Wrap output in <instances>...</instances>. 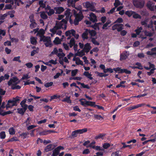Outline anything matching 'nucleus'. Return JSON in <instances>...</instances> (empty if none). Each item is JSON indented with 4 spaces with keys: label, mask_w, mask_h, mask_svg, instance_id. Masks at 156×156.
Segmentation results:
<instances>
[{
    "label": "nucleus",
    "mask_w": 156,
    "mask_h": 156,
    "mask_svg": "<svg viewBox=\"0 0 156 156\" xmlns=\"http://www.w3.org/2000/svg\"><path fill=\"white\" fill-rule=\"evenodd\" d=\"M78 71V70L77 69H75L72 70L71 71V76H75L77 73Z\"/></svg>",
    "instance_id": "obj_51"
},
{
    "label": "nucleus",
    "mask_w": 156,
    "mask_h": 156,
    "mask_svg": "<svg viewBox=\"0 0 156 156\" xmlns=\"http://www.w3.org/2000/svg\"><path fill=\"white\" fill-rule=\"evenodd\" d=\"M88 29H86L84 32L82 34V37L84 39H87L88 35Z\"/></svg>",
    "instance_id": "obj_32"
},
{
    "label": "nucleus",
    "mask_w": 156,
    "mask_h": 156,
    "mask_svg": "<svg viewBox=\"0 0 156 156\" xmlns=\"http://www.w3.org/2000/svg\"><path fill=\"white\" fill-rule=\"evenodd\" d=\"M63 73V71L61 70V73H58L54 76L53 77L54 79H56L58 78Z\"/></svg>",
    "instance_id": "obj_42"
},
{
    "label": "nucleus",
    "mask_w": 156,
    "mask_h": 156,
    "mask_svg": "<svg viewBox=\"0 0 156 156\" xmlns=\"http://www.w3.org/2000/svg\"><path fill=\"white\" fill-rule=\"evenodd\" d=\"M84 50L83 49L80 51H78L75 55V56H78L80 57H82L85 55Z\"/></svg>",
    "instance_id": "obj_25"
},
{
    "label": "nucleus",
    "mask_w": 156,
    "mask_h": 156,
    "mask_svg": "<svg viewBox=\"0 0 156 156\" xmlns=\"http://www.w3.org/2000/svg\"><path fill=\"white\" fill-rule=\"evenodd\" d=\"M54 9L56 11V13L57 14H60L64 10V9L61 7H55Z\"/></svg>",
    "instance_id": "obj_21"
},
{
    "label": "nucleus",
    "mask_w": 156,
    "mask_h": 156,
    "mask_svg": "<svg viewBox=\"0 0 156 156\" xmlns=\"http://www.w3.org/2000/svg\"><path fill=\"white\" fill-rule=\"evenodd\" d=\"M121 4V2L119 0H115V2L114 4L115 8L117 7L119 5H120Z\"/></svg>",
    "instance_id": "obj_50"
},
{
    "label": "nucleus",
    "mask_w": 156,
    "mask_h": 156,
    "mask_svg": "<svg viewBox=\"0 0 156 156\" xmlns=\"http://www.w3.org/2000/svg\"><path fill=\"white\" fill-rule=\"evenodd\" d=\"M51 54H56L59 58H61L65 56L64 53H58V50L57 48H55L53 51L51 52Z\"/></svg>",
    "instance_id": "obj_15"
},
{
    "label": "nucleus",
    "mask_w": 156,
    "mask_h": 156,
    "mask_svg": "<svg viewBox=\"0 0 156 156\" xmlns=\"http://www.w3.org/2000/svg\"><path fill=\"white\" fill-rule=\"evenodd\" d=\"M45 10L46 12L49 16L52 15L55 12L54 10L51 9L50 7L48 6H47V8L45 9Z\"/></svg>",
    "instance_id": "obj_19"
},
{
    "label": "nucleus",
    "mask_w": 156,
    "mask_h": 156,
    "mask_svg": "<svg viewBox=\"0 0 156 156\" xmlns=\"http://www.w3.org/2000/svg\"><path fill=\"white\" fill-rule=\"evenodd\" d=\"M156 19V16H153L150 20H146L141 22L142 25L148 28H153V20Z\"/></svg>",
    "instance_id": "obj_5"
},
{
    "label": "nucleus",
    "mask_w": 156,
    "mask_h": 156,
    "mask_svg": "<svg viewBox=\"0 0 156 156\" xmlns=\"http://www.w3.org/2000/svg\"><path fill=\"white\" fill-rule=\"evenodd\" d=\"M31 119L30 118H28L26 121L25 122L26 124V126H29L30 124H31Z\"/></svg>",
    "instance_id": "obj_60"
},
{
    "label": "nucleus",
    "mask_w": 156,
    "mask_h": 156,
    "mask_svg": "<svg viewBox=\"0 0 156 156\" xmlns=\"http://www.w3.org/2000/svg\"><path fill=\"white\" fill-rule=\"evenodd\" d=\"M83 5L86 8L88 9L91 11H95L94 5L92 2H87L83 3Z\"/></svg>",
    "instance_id": "obj_8"
},
{
    "label": "nucleus",
    "mask_w": 156,
    "mask_h": 156,
    "mask_svg": "<svg viewBox=\"0 0 156 156\" xmlns=\"http://www.w3.org/2000/svg\"><path fill=\"white\" fill-rule=\"evenodd\" d=\"M79 101L82 105L85 107L89 106H91V105H92L91 104L93 103L92 101H87L85 99H80Z\"/></svg>",
    "instance_id": "obj_11"
},
{
    "label": "nucleus",
    "mask_w": 156,
    "mask_h": 156,
    "mask_svg": "<svg viewBox=\"0 0 156 156\" xmlns=\"http://www.w3.org/2000/svg\"><path fill=\"white\" fill-rule=\"evenodd\" d=\"M31 23L30 25V27L31 28H35L37 26V24L35 23V21L33 22H31Z\"/></svg>",
    "instance_id": "obj_59"
},
{
    "label": "nucleus",
    "mask_w": 156,
    "mask_h": 156,
    "mask_svg": "<svg viewBox=\"0 0 156 156\" xmlns=\"http://www.w3.org/2000/svg\"><path fill=\"white\" fill-rule=\"evenodd\" d=\"M9 132L10 135H14L15 134L16 130L13 127H11L9 129Z\"/></svg>",
    "instance_id": "obj_37"
},
{
    "label": "nucleus",
    "mask_w": 156,
    "mask_h": 156,
    "mask_svg": "<svg viewBox=\"0 0 156 156\" xmlns=\"http://www.w3.org/2000/svg\"><path fill=\"white\" fill-rule=\"evenodd\" d=\"M142 30V28L141 27H138L137 29L135 31L136 33V34H132L131 35L132 37H136V35H138Z\"/></svg>",
    "instance_id": "obj_20"
},
{
    "label": "nucleus",
    "mask_w": 156,
    "mask_h": 156,
    "mask_svg": "<svg viewBox=\"0 0 156 156\" xmlns=\"http://www.w3.org/2000/svg\"><path fill=\"white\" fill-rule=\"evenodd\" d=\"M54 148L53 146L51 144L48 145L45 148L44 150L46 152H48Z\"/></svg>",
    "instance_id": "obj_28"
},
{
    "label": "nucleus",
    "mask_w": 156,
    "mask_h": 156,
    "mask_svg": "<svg viewBox=\"0 0 156 156\" xmlns=\"http://www.w3.org/2000/svg\"><path fill=\"white\" fill-rule=\"evenodd\" d=\"M88 18L90 21L93 22H94L97 21L96 16L92 12L90 13Z\"/></svg>",
    "instance_id": "obj_16"
},
{
    "label": "nucleus",
    "mask_w": 156,
    "mask_h": 156,
    "mask_svg": "<svg viewBox=\"0 0 156 156\" xmlns=\"http://www.w3.org/2000/svg\"><path fill=\"white\" fill-rule=\"evenodd\" d=\"M134 5L137 8H142L144 4V0H133V2Z\"/></svg>",
    "instance_id": "obj_10"
},
{
    "label": "nucleus",
    "mask_w": 156,
    "mask_h": 156,
    "mask_svg": "<svg viewBox=\"0 0 156 156\" xmlns=\"http://www.w3.org/2000/svg\"><path fill=\"white\" fill-rule=\"evenodd\" d=\"M83 75L90 80L93 79V77H92V75L90 73H89L88 72L86 71L84 72L83 73Z\"/></svg>",
    "instance_id": "obj_29"
},
{
    "label": "nucleus",
    "mask_w": 156,
    "mask_h": 156,
    "mask_svg": "<svg viewBox=\"0 0 156 156\" xmlns=\"http://www.w3.org/2000/svg\"><path fill=\"white\" fill-rule=\"evenodd\" d=\"M88 34H89L91 37H94L95 36L96 34V32L94 30H88Z\"/></svg>",
    "instance_id": "obj_35"
},
{
    "label": "nucleus",
    "mask_w": 156,
    "mask_h": 156,
    "mask_svg": "<svg viewBox=\"0 0 156 156\" xmlns=\"http://www.w3.org/2000/svg\"><path fill=\"white\" fill-rule=\"evenodd\" d=\"M87 131V128L77 129L73 131L72 133V136L73 137H76L78 134H82Z\"/></svg>",
    "instance_id": "obj_9"
},
{
    "label": "nucleus",
    "mask_w": 156,
    "mask_h": 156,
    "mask_svg": "<svg viewBox=\"0 0 156 156\" xmlns=\"http://www.w3.org/2000/svg\"><path fill=\"white\" fill-rule=\"evenodd\" d=\"M113 70H114L113 69H112L110 68H108L105 69H104V73H107L108 72H109L110 73H112L113 72Z\"/></svg>",
    "instance_id": "obj_63"
},
{
    "label": "nucleus",
    "mask_w": 156,
    "mask_h": 156,
    "mask_svg": "<svg viewBox=\"0 0 156 156\" xmlns=\"http://www.w3.org/2000/svg\"><path fill=\"white\" fill-rule=\"evenodd\" d=\"M92 105H91V107H93L95 108H97L98 109H102L103 110H104V108L101 106H99L98 105H95V102L92 101Z\"/></svg>",
    "instance_id": "obj_30"
},
{
    "label": "nucleus",
    "mask_w": 156,
    "mask_h": 156,
    "mask_svg": "<svg viewBox=\"0 0 156 156\" xmlns=\"http://www.w3.org/2000/svg\"><path fill=\"white\" fill-rule=\"evenodd\" d=\"M114 70L116 73H123V69H121L120 68L117 67L113 69Z\"/></svg>",
    "instance_id": "obj_36"
},
{
    "label": "nucleus",
    "mask_w": 156,
    "mask_h": 156,
    "mask_svg": "<svg viewBox=\"0 0 156 156\" xmlns=\"http://www.w3.org/2000/svg\"><path fill=\"white\" fill-rule=\"evenodd\" d=\"M111 156H120V155L119 154V151H117L116 152H113Z\"/></svg>",
    "instance_id": "obj_62"
},
{
    "label": "nucleus",
    "mask_w": 156,
    "mask_h": 156,
    "mask_svg": "<svg viewBox=\"0 0 156 156\" xmlns=\"http://www.w3.org/2000/svg\"><path fill=\"white\" fill-rule=\"evenodd\" d=\"M46 29V28L45 29V30H44L42 29H40L38 31V29H34V34H36L37 32H38L37 35L38 36L40 37V39H41V37H42L44 36V34L45 33V31Z\"/></svg>",
    "instance_id": "obj_12"
},
{
    "label": "nucleus",
    "mask_w": 156,
    "mask_h": 156,
    "mask_svg": "<svg viewBox=\"0 0 156 156\" xmlns=\"http://www.w3.org/2000/svg\"><path fill=\"white\" fill-rule=\"evenodd\" d=\"M73 12L75 18L74 23L75 25H77L78 24L79 22L83 19V16L82 12L79 9L75 8V9L73 10Z\"/></svg>",
    "instance_id": "obj_3"
},
{
    "label": "nucleus",
    "mask_w": 156,
    "mask_h": 156,
    "mask_svg": "<svg viewBox=\"0 0 156 156\" xmlns=\"http://www.w3.org/2000/svg\"><path fill=\"white\" fill-rule=\"evenodd\" d=\"M154 4L152 2L149 1L147 4V6L151 11H153L154 9Z\"/></svg>",
    "instance_id": "obj_17"
},
{
    "label": "nucleus",
    "mask_w": 156,
    "mask_h": 156,
    "mask_svg": "<svg viewBox=\"0 0 156 156\" xmlns=\"http://www.w3.org/2000/svg\"><path fill=\"white\" fill-rule=\"evenodd\" d=\"M127 52L126 51L124 52L120 55V60L121 61L124 60L126 59L127 56Z\"/></svg>",
    "instance_id": "obj_24"
},
{
    "label": "nucleus",
    "mask_w": 156,
    "mask_h": 156,
    "mask_svg": "<svg viewBox=\"0 0 156 156\" xmlns=\"http://www.w3.org/2000/svg\"><path fill=\"white\" fill-rule=\"evenodd\" d=\"M69 44L70 48H72L75 44V41L74 38H71Z\"/></svg>",
    "instance_id": "obj_33"
},
{
    "label": "nucleus",
    "mask_w": 156,
    "mask_h": 156,
    "mask_svg": "<svg viewBox=\"0 0 156 156\" xmlns=\"http://www.w3.org/2000/svg\"><path fill=\"white\" fill-rule=\"evenodd\" d=\"M9 77V76L7 74H5L4 76H1L0 77V83L3 80L8 79Z\"/></svg>",
    "instance_id": "obj_26"
},
{
    "label": "nucleus",
    "mask_w": 156,
    "mask_h": 156,
    "mask_svg": "<svg viewBox=\"0 0 156 156\" xmlns=\"http://www.w3.org/2000/svg\"><path fill=\"white\" fill-rule=\"evenodd\" d=\"M60 97V96L57 94L54 95L51 97V100L54 99L59 98Z\"/></svg>",
    "instance_id": "obj_57"
},
{
    "label": "nucleus",
    "mask_w": 156,
    "mask_h": 156,
    "mask_svg": "<svg viewBox=\"0 0 156 156\" xmlns=\"http://www.w3.org/2000/svg\"><path fill=\"white\" fill-rule=\"evenodd\" d=\"M40 41L44 42V44L47 47H50L52 46L51 38L49 37H41V39H40Z\"/></svg>",
    "instance_id": "obj_7"
},
{
    "label": "nucleus",
    "mask_w": 156,
    "mask_h": 156,
    "mask_svg": "<svg viewBox=\"0 0 156 156\" xmlns=\"http://www.w3.org/2000/svg\"><path fill=\"white\" fill-rule=\"evenodd\" d=\"M66 36L68 37L67 39H70L72 36H74L76 39H78L79 37V35L78 34L76 33V31L73 29L71 30L66 31L65 33Z\"/></svg>",
    "instance_id": "obj_6"
},
{
    "label": "nucleus",
    "mask_w": 156,
    "mask_h": 156,
    "mask_svg": "<svg viewBox=\"0 0 156 156\" xmlns=\"http://www.w3.org/2000/svg\"><path fill=\"white\" fill-rule=\"evenodd\" d=\"M30 77L29 76L28 74H24L23 75V77H22L21 80H27Z\"/></svg>",
    "instance_id": "obj_52"
},
{
    "label": "nucleus",
    "mask_w": 156,
    "mask_h": 156,
    "mask_svg": "<svg viewBox=\"0 0 156 156\" xmlns=\"http://www.w3.org/2000/svg\"><path fill=\"white\" fill-rule=\"evenodd\" d=\"M59 152V150H57V149L56 148H55L53 151V153L52 154V156H57L58 155Z\"/></svg>",
    "instance_id": "obj_44"
},
{
    "label": "nucleus",
    "mask_w": 156,
    "mask_h": 156,
    "mask_svg": "<svg viewBox=\"0 0 156 156\" xmlns=\"http://www.w3.org/2000/svg\"><path fill=\"white\" fill-rule=\"evenodd\" d=\"M94 117L97 119L101 120L103 119V118L100 115L95 114L94 115Z\"/></svg>",
    "instance_id": "obj_48"
},
{
    "label": "nucleus",
    "mask_w": 156,
    "mask_h": 156,
    "mask_svg": "<svg viewBox=\"0 0 156 156\" xmlns=\"http://www.w3.org/2000/svg\"><path fill=\"white\" fill-rule=\"evenodd\" d=\"M67 21L63 20L60 22L56 21L55 27L50 30V31L53 34H56L61 36L62 34V32L59 29L62 28L65 30L67 28Z\"/></svg>",
    "instance_id": "obj_1"
},
{
    "label": "nucleus",
    "mask_w": 156,
    "mask_h": 156,
    "mask_svg": "<svg viewBox=\"0 0 156 156\" xmlns=\"http://www.w3.org/2000/svg\"><path fill=\"white\" fill-rule=\"evenodd\" d=\"M105 136V134H100L98 136H96L95 137V138L96 139H97L99 138H101L103 139H104L103 137Z\"/></svg>",
    "instance_id": "obj_56"
},
{
    "label": "nucleus",
    "mask_w": 156,
    "mask_h": 156,
    "mask_svg": "<svg viewBox=\"0 0 156 156\" xmlns=\"http://www.w3.org/2000/svg\"><path fill=\"white\" fill-rule=\"evenodd\" d=\"M136 65L137 66H131V67L133 69H143V66L140 63L137 62L136 64Z\"/></svg>",
    "instance_id": "obj_27"
},
{
    "label": "nucleus",
    "mask_w": 156,
    "mask_h": 156,
    "mask_svg": "<svg viewBox=\"0 0 156 156\" xmlns=\"http://www.w3.org/2000/svg\"><path fill=\"white\" fill-rule=\"evenodd\" d=\"M95 73L97 74V75L100 77L106 76L107 75L104 74L103 73H99L97 71L95 72Z\"/></svg>",
    "instance_id": "obj_58"
},
{
    "label": "nucleus",
    "mask_w": 156,
    "mask_h": 156,
    "mask_svg": "<svg viewBox=\"0 0 156 156\" xmlns=\"http://www.w3.org/2000/svg\"><path fill=\"white\" fill-rule=\"evenodd\" d=\"M30 42L31 44H36V38L34 37H31L30 38Z\"/></svg>",
    "instance_id": "obj_41"
},
{
    "label": "nucleus",
    "mask_w": 156,
    "mask_h": 156,
    "mask_svg": "<svg viewBox=\"0 0 156 156\" xmlns=\"http://www.w3.org/2000/svg\"><path fill=\"white\" fill-rule=\"evenodd\" d=\"M39 51V48H35L34 50L32 51L31 52V55L34 56L35 54L37 53Z\"/></svg>",
    "instance_id": "obj_38"
},
{
    "label": "nucleus",
    "mask_w": 156,
    "mask_h": 156,
    "mask_svg": "<svg viewBox=\"0 0 156 156\" xmlns=\"http://www.w3.org/2000/svg\"><path fill=\"white\" fill-rule=\"evenodd\" d=\"M133 17L134 18H140V16L139 14L133 12Z\"/></svg>",
    "instance_id": "obj_53"
},
{
    "label": "nucleus",
    "mask_w": 156,
    "mask_h": 156,
    "mask_svg": "<svg viewBox=\"0 0 156 156\" xmlns=\"http://www.w3.org/2000/svg\"><path fill=\"white\" fill-rule=\"evenodd\" d=\"M20 82V81L17 77H14L10 79L8 81V84L13 90L19 89L21 88V87L17 84Z\"/></svg>",
    "instance_id": "obj_2"
},
{
    "label": "nucleus",
    "mask_w": 156,
    "mask_h": 156,
    "mask_svg": "<svg viewBox=\"0 0 156 156\" xmlns=\"http://www.w3.org/2000/svg\"><path fill=\"white\" fill-rule=\"evenodd\" d=\"M123 25L122 24H117L114 25L112 27V29L113 30H115L117 29L118 31H120L123 29Z\"/></svg>",
    "instance_id": "obj_14"
},
{
    "label": "nucleus",
    "mask_w": 156,
    "mask_h": 156,
    "mask_svg": "<svg viewBox=\"0 0 156 156\" xmlns=\"http://www.w3.org/2000/svg\"><path fill=\"white\" fill-rule=\"evenodd\" d=\"M20 98H21L17 96L15 98H13L12 100H9L7 104L6 105V108L7 109L13 106L17 105V103L20 101Z\"/></svg>",
    "instance_id": "obj_4"
},
{
    "label": "nucleus",
    "mask_w": 156,
    "mask_h": 156,
    "mask_svg": "<svg viewBox=\"0 0 156 156\" xmlns=\"http://www.w3.org/2000/svg\"><path fill=\"white\" fill-rule=\"evenodd\" d=\"M100 24V23H95L93 26L92 27L95 30H99L98 25Z\"/></svg>",
    "instance_id": "obj_64"
},
{
    "label": "nucleus",
    "mask_w": 156,
    "mask_h": 156,
    "mask_svg": "<svg viewBox=\"0 0 156 156\" xmlns=\"http://www.w3.org/2000/svg\"><path fill=\"white\" fill-rule=\"evenodd\" d=\"M76 56H74V57L73 60L75 61L76 64L78 65H80L82 66L83 65V62L81 60L79 57H76Z\"/></svg>",
    "instance_id": "obj_18"
},
{
    "label": "nucleus",
    "mask_w": 156,
    "mask_h": 156,
    "mask_svg": "<svg viewBox=\"0 0 156 156\" xmlns=\"http://www.w3.org/2000/svg\"><path fill=\"white\" fill-rule=\"evenodd\" d=\"M19 141L18 139L16 137L14 136L10 139L9 140V141L13 142L14 141Z\"/></svg>",
    "instance_id": "obj_54"
},
{
    "label": "nucleus",
    "mask_w": 156,
    "mask_h": 156,
    "mask_svg": "<svg viewBox=\"0 0 156 156\" xmlns=\"http://www.w3.org/2000/svg\"><path fill=\"white\" fill-rule=\"evenodd\" d=\"M13 2H12V3L10 4H6L5 6V7L4 9V10L5 9H14L16 8V6H12V5H13Z\"/></svg>",
    "instance_id": "obj_22"
},
{
    "label": "nucleus",
    "mask_w": 156,
    "mask_h": 156,
    "mask_svg": "<svg viewBox=\"0 0 156 156\" xmlns=\"http://www.w3.org/2000/svg\"><path fill=\"white\" fill-rule=\"evenodd\" d=\"M68 2L69 4H70V5H69L74 7L75 6V3L76 2L73 0H68Z\"/></svg>",
    "instance_id": "obj_39"
},
{
    "label": "nucleus",
    "mask_w": 156,
    "mask_h": 156,
    "mask_svg": "<svg viewBox=\"0 0 156 156\" xmlns=\"http://www.w3.org/2000/svg\"><path fill=\"white\" fill-rule=\"evenodd\" d=\"M144 34L145 35L149 37L152 36L153 34V33H151L147 31H145L144 32Z\"/></svg>",
    "instance_id": "obj_61"
},
{
    "label": "nucleus",
    "mask_w": 156,
    "mask_h": 156,
    "mask_svg": "<svg viewBox=\"0 0 156 156\" xmlns=\"http://www.w3.org/2000/svg\"><path fill=\"white\" fill-rule=\"evenodd\" d=\"M40 16L43 19H46L48 16L44 12H41Z\"/></svg>",
    "instance_id": "obj_45"
},
{
    "label": "nucleus",
    "mask_w": 156,
    "mask_h": 156,
    "mask_svg": "<svg viewBox=\"0 0 156 156\" xmlns=\"http://www.w3.org/2000/svg\"><path fill=\"white\" fill-rule=\"evenodd\" d=\"M133 12L131 11H127L125 12V14L129 17H130L131 16H133Z\"/></svg>",
    "instance_id": "obj_49"
},
{
    "label": "nucleus",
    "mask_w": 156,
    "mask_h": 156,
    "mask_svg": "<svg viewBox=\"0 0 156 156\" xmlns=\"http://www.w3.org/2000/svg\"><path fill=\"white\" fill-rule=\"evenodd\" d=\"M65 15L66 16V20H69L70 23L72 24L73 23V21L71 19V10L69 9H68L65 12Z\"/></svg>",
    "instance_id": "obj_13"
},
{
    "label": "nucleus",
    "mask_w": 156,
    "mask_h": 156,
    "mask_svg": "<svg viewBox=\"0 0 156 156\" xmlns=\"http://www.w3.org/2000/svg\"><path fill=\"white\" fill-rule=\"evenodd\" d=\"M91 48V47L90 45V44L87 43L85 45L83 50L86 52H88Z\"/></svg>",
    "instance_id": "obj_23"
},
{
    "label": "nucleus",
    "mask_w": 156,
    "mask_h": 156,
    "mask_svg": "<svg viewBox=\"0 0 156 156\" xmlns=\"http://www.w3.org/2000/svg\"><path fill=\"white\" fill-rule=\"evenodd\" d=\"M61 40L58 37H56L53 42L56 44H59L61 43Z\"/></svg>",
    "instance_id": "obj_40"
},
{
    "label": "nucleus",
    "mask_w": 156,
    "mask_h": 156,
    "mask_svg": "<svg viewBox=\"0 0 156 156\" xmlns=\"http://www.w3.org/2000/svg\"><path fill=\"white\" fill-rule=\"evenodd\" d=\"M18 112L21 115H23L25 112V110L22 108H19L17 109Z\"/></svg>",
    "instance_id": "obj_47"
},
{
    "label": "nucleus",
    "mask_w": 156,
    "mask_h": 156,
    "mask_svg": "<svg viewBox=\"0 0 156 156\" xmlns=\"http://www.w3.org/2000/svg\"><path fill=\"white\" fill-rule=\"evenodd\" d=\"M63 102H66L68 103H71V101L70 99V97L67 96L62 100Z\"/></svg>",
    "instance_id": "obj_34"
},
{
    "label": "nucleus",
    "mask_w": 156,
    "mask_h": 156,
    "mask_svg": "<svg viewBox=\"0 0 156 156\" xmlns=\"http://www.w3.org/2000/svg\"><path fill=\"white\" fill-rule=\"evenodd\" d=\"M6 137V134L4 131H2L0 133V137L2 139H4Z\"/></svg>",
    "instance_id": "obj_46"
},
{
    "label": "nucleus",
    "mask_w": 156,
    "mask_h": 156,
    "mask_svg": "<svg viewBox=\"0 0 156 156\" xmlns=\"http://www.w3.org/2000/svg\"><path fill=\"white\" fill-rule=\"evenodd\" d=\"M40 7L45 8L46 7V2L43 0H41L39 2Z\"/></svg>",
    "instance_id": "obj_31"
},
{
    "label": "nucleus",
    "mask_w": 156,
    "mask_h": 156,
    "mask_svg": "<svg viewBox=\"0 0 156 156\" xmlns=\"http://www.w3.org/2000/svg\"><path fill=\"white\" fill-rule=\"evenodd\" d=\"M29 134L28 132L23 133L20 134V136L22 138L24 139L27 137Z\"/></svg>",
    "instance_id": "obj_43"
},
{
    "label": "nucleus",
    "mask_w": 156,
    "mask_h": 156,
    "mask_svg": "<svg viewBox=\"0 0 156 156\" xmlns=\"http://www.w3.org/2000/svg\"><path fill=\"white\" fill-rule=\"evenodd\" d=\"M145 105L144 104H139L135 105L133 106L134 109L137 108L139 107H141Z\"/></svg>",
    "instance_id": "obj_55"
}]
</instances>
